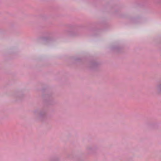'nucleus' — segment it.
<instances>
[{
  "label": "nucleus",
  "mask_w": 161,
  "mask_h": 161,
  "mask_svg": "<svg viewBox=\"0 0 161 161\" xmlns=\"http://www.w3.org/2000/svg\"><path fill=\"white\" fill-rule=\"evenodd\" d=\"M156 90L158 94H161V82L157 85Z\"/></svg>",
  "instance_id": "obj_3"
},
{
  "label": "nucleus",
  "mask_w": 161,
  "mask_h": 161,
  "mask_svg": "<svg viewBox=\"0 0 161 161\" xmlns=\"http://www.w3.org/2000/svg\"><path fill=\"white\" fill-rule=\"evenodd\" d=\"M98 149V147L97 145H89L86 148V151L89 153H96Z\"/></svg>",
  "instance_id": "obj_2"
},
{
  "label": "nucleus",
  "mask_w": 161,
  "mask_h": 161,
  "mask_svg": "<svg viewBox=\"0 0 161 161\" xmlns=\"http://www.w3.org/2000/svg\"><path fill=\"white\" fill-rule=\"evenodd\" d=\"M50 161H59V159L58 157H55L52 159Z\"/></svg>",
  "instance_id": "obj_5"
},
{
  "label": "nucleus",
  "mask_w": 161,
  "mask_h": 161,
  "mask_svg": "<svg viewBox=\"0 0 161 161\" xmlns=\"http://www.w3.org/2000/svg\"><path fill=\"white\" fill-rule=\"evenodd\" d=\"M14 96L16 97H18L19 98H20L22 97V95L21 92H19L18 94H15Z\"/></svg>",
  "instance_id": "obj_4"
},
{
  "label": "nucleus",
  "mask_w": 161,
  "mask_h": 161,
  "mask_svg": "<svg viewBox=\"0 0 161 161\" xmlns=\"http://www.w3.org/2000/svg\"><path fill=\"white\" fill-rule=\"evenodd\" d=\"M47 110L45 109H42L40 110H36L33 112L34 115L37 118H44L46 117Z\"/></svg>",
  "instance_id": "obj_1"
},
{
  "label": "nucleus",
  "mask_w": 161,
  "mask_h": 161,
  "mask_svg": "<svg viewBox=\"0 0 161 161\" xmlns=\"http://www.w3.org/2000/svg\"><path fill=\"white\" fill-rule=\"evenodd\" d=\"M92 67H93V66H94L95 65H96V64L95 63H93L92 64Z\"/></svg>",
  "instance_id": "obj_6"
}]
</instances>
